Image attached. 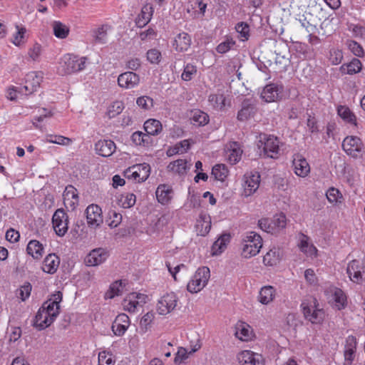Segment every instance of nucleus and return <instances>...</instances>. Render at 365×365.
<instances>
[{
    "label": "nucleus",
    "instance_id": "obj_37",
    "mask_svg": "<svg viewBox=\"0 0 365 365\" xmlns=\"http://www.w3.org/2000/svg\"><path fill=\"white\" fill-rule=\"evenodd\" d=\"M144 129L146 133L152 135H158L162 132L163 125L158 120L148 119L144 123Z\"/></svg>",
    "mask_w": 365,
    "mask_h": 365
},
{
    "label": "nucleus",
    "instance_id": "obj_63",
    "mask_svg": "<svg viewBox=\"0 0 365 365\" xmlns=\"http://www.w3.org/2000/svg\"><path fill=\"white\" fill-rule=\"evenodd\" d=\"M299 23L301 26L305 29L306 31L309 34H314L317 31V28L315 25H313L309 23V21L307 20L305 17L303 19H299Z\"/></svg>",
    "mask_w": 365,
    "mask_h": 365
},
{
    "label": "nucleus",
    "instance_id": "obj_58",
    "mask_svg": "<svg viewBox=\"0 0 365 365\" xmlns=\"http://www.w3.org/2000/svg\"><path fill=\"white\" fill-rule=\"evenodd\" d=\"M123 109V103L120 101H116L111 105L108 110V115L109 118H115L116 115L120 114Z\"/></svg>",
    "mask_w": 365,
    "mask_h": 365
},
{
    "label": "nucleus",
    "instance_id": "obj_12",
    "mask_svg": "<svg viewBox=\"0 0 365 365\" xmlns=\"http://www.w3.org/2000/svg\"><path fill=\"white\" fill-rule=\"evenodd\" d=\"M86 219L88 225L96 228L100 226L103 221L101 208L97 205H91L86 210Z\"/></svg>",
    "mask_w": 365,
    "mask_h": 365
},
{
    "label": "nucleus",
    "instance_id": "obj_25",
    "mask_svg": "<svg viewBox=\"0 0 365 365\" xmlns=\"http://www.w3.org/2000/svg\"><path fill=\"white\" fill-rule=\"evenodd\" d=\"M53 322V320L47 316V313L42 308H40L35 317L34 327L38 330H43L50 326Z\"/></svg>",
    "mask_w": 365,
    "mask_h": 365
},
{
    "label": "nucleus",
    "instance_id": "obj_48",
    "mask_svg": "<svg viewBox=\"0 0 365 365\" xmlns=\"http://www.w3.org/2000/svg\"><path fill=\"white\" fill-rule=\"evenodd\" d=\"M53 29L54 35L58 38H65L68 35V28L59 21L53 22Z\"/></svg>",
    "mask_w": 365,
    "mask_h": 365
},
{
    "label": "nucleus",
    "instance_id": "obj_47",
    "mask_svg": "<svg viewBox=\"0 0 365 365\" xmlns=\"http://www.w3.org/2000/svg\"><path fill=\"white\" fill-rule=\"evenodd\" d=\"M228 170L224 164H217L212 170V175L217 180L223 181L227 177Z\"/></svg>",
    "mask_w": 365,
    "mask_h": 365
},
{
    "label": "nucleus",
    "instance_id": "obj_23",
    "mask_svg": "<svg viewBox=\"0 0 365 365\" xmlns=\"http://www.w3.org/2000/svg\"><path fill=\"white\" fill-rule=\"evenodd\" d=\"M304 317L312 324H320L324 318V312L321 309H316L309 306L303 307Z\"/></svg>",
    "mask_w": 365,
    "mask_h": 365
},
{
    "label": "nucleus",
    "instance_id": "obj_31",
    "mask_svg": "<svg viewBox=\"0 0 365 365\" xmlns=\"http://www.w3.org/2000/svg\"><path fill=\"white\" fill-rule=\"evenodd\" d=\"M242 154V150L239 145L236 142H234L230 144V148L227 149V160L232 165L236 164L240 161Z\"/></svg>",
    "mask_w": 365,
    "mask_h": 365
},
{
    "label": "nucleus",
    "instance_id": "obj_9",
    "mask_svg": "<svg viewBox=\"0 0 365 365\" xmlns=\"http://www.w3.org/2000/svg\"><path fill=\"white\" fill-rule=\"evenodd\" d=\"M283 91L284 87L282 85L269 83L264 87L260 96L265 102H274L282 98Z\"/></svg>",
    "mask_w": 365,
    "mask_h": 365
},
{
    "label": "nucleus",
    "instance_id": "obj_50",
    "mask_svg": "<svg viewBox=\"0 0 365 365\" xmlns=\"http://www.w3.org/2000/svg\"><path fill=\"white\" fill-rule=\"evenodd\" d=\"M235 336L242 341H247L250 337L249 326L246 324H237Z\"/></svg>",
    "mask_w": 365,
    "mask_h": 365
},
{
    "label": "nucleus",
    "instance_id": "obj_5",
    "mask_svg": "<svg viewBox=\"0 0 365 365\" xmlns=\"http://www.w3.org/2000/svg\"><path fill=\"white\" fill-rule=\"evenodd\" d=\"M364 144L361 140L354 135L346 137L342 142V148L344 152L354 158L361 156Z\"/></svg>",
    "mask_w": 365,
    "mask_h": 365
},
{
    "label": "nucleus",
    "instance_id": "obj_33",
    "mask_svg": "<svg viewBox=\"0 0 365 365\" xmlns=\"http://www.w3.org/2000/svg\"><path fill=\"white\" fill-rule=\"evenodd\" d=\"M197 229L200 235L205 236L207 235L211 229L210 217L207 215H200V220L197 221Z\"/></svg>",
    "mask_w": 365,
    "mask_h": 365
},
{
    "label": "nucleus",
    "instance_id": "obj_49",
    "mask_svg": "<svg viewBox=\"0 0 365 365\" xmlns=\"http://www.w3.org/2000/svg\"><path fill=\"white\" fill-rule=\"evenodd\" d=\"M122 221V215L115 210H110L108 212V218L106 222L111 228L116 227Z\"/></svg>",
    "mask_w": 365,
    "mask_h": 365
},
{
    "label": "nucleus",
    "instance_id": "obj_62",
    "mask_svg": "<svg viewBox=\"0 0 365 365\" xmlns=\"http://www.w3.org/2000/svg\"><path fill=\"white\" fill-rule=\"evenodd\" d=\"M334 297L339 309L344 308L346 302V296L344 292L341 289H337L335 291Z\"/></svg>",
    "mask_w": 365,
    "mask_h": 365
},
{
    "label": "nucleus",
    "instance_id": "obj_20",
    "mask_svg": "<svg viewBox=\"0 0 365 365\" xmlns=\"http://www.w3.org/2000/svg\"><path fill=\"white\" fill-rule=\"evenodd\" d=\"M292 164L297 175L304 178L310 172V167L307 160L300 154L293 155Z\"/></svg>",
    "mask_w": 365,
    "mask_h": 365
},
{
    "label": "nucleus",
    "instance_id": "obj_21",
    "mask_svg": "<svg viewBox=\"0 0 365 365\" xmlns=\"http://www.w3.org/2000/svg\"><path fill=\"white\" fill-rule=\"evenodd\" d=\"M130 326V319L127 314H119L112 324V331L115 335L123 336Z\"/></svg>",
    "mask_w": 365,
    "mask_h": 365
},
{
    "label": "nucleus",
    "instance_id": "obj_18",
    "mask_svg": "<svg viewBox=\"0 0 365 365\" xmlns=\"http://www.w3.org/2000/svg\"><path fill=\"white\" fill-rule=\"evenodd\" d=\"M108 257V252L101 247L90 252L85 259L87 266H98L105 262Z\"/></svg>",
    "mask_w": 365,
    "mask_h": 365
},
{
    "label": "nucleus",
    "instance_id": "obj_52",
    "mask_svg": "<svg viewBox=\"0 0 365 365\" xmlns=\"http://www.w3.org/2000/svg\"><path fill=\"white\" fill-rule=\"evenodd\" d=\"M31 285L30 283L26 282L22 285L20 288L16 289V295L20 298L22 301H25L31 294Z\"/></svg>",
    "mask_w": 365,
    "mask_h": 365
},
{
    "label": "nucleus",
    "instance_id": "obj_14",
    "mask_svg": "<svg viewBox=\"0 0 365 365\" xmlns=\"http://www.w3.org/2000/svg\"><path fill=\"white\" fill-rule=\"evenodd\" d=\"M237 360L241 365H264L263 356L250 350L240 352L237 355Z\"/></svg>",
    "mask_w": 365,
    "mask_h": 365
},
{
    "label": "nucleus",
    "instance_id": "obj_16",
    "mask_svg": "<svg viewBox=\"0 0 365 365\" xmlns=\"http://www.w3.org/2000/svg\"><path fill=\"white\" fill-rule=\"evenodd\" d=\"M43 79V73L41 72L31 71L26 75L25 85L23 88L25 90L26 94H31L40 86Z\"/></svg>",
    "mask_w": 365,
    "mask_h": 365
},
{
    "label": "nucleus",
    "instance_id": "obj_30",
    "mask_svg": "<svg viewBox=\"0 0 365 365\" xmlns=\"http://www.w3.org/2000/svg\"><path fill=\"white\" fill-rule=\"evenodd\" d=\"M274 296V288L272 286H265L260 289L258 299L261 304H268L273 301Z\"/></svg>",
    "mask_w": 365,
    "mask_h": 365
},
{
    "label": "nucleus",
    "instance_id": "obj_51",
    "mask_svg": "<svg viewBox=\"0 0 365 365\" xmlns=\"http://www.w3.org/2000/svg\"><path fill=\"white\" fill-rule=\"evenodd\" d=\"M197 73V68L195 66L187 63L184 66L183 72L181 74V78L183 81H190Z\"/></svg>",
    "mask_w": 365,
    "mask_h": 365
},
{
    "label": "nucleus",
    "instance_id": "obj_59",
    "mask_svg": "<svg viewBox=\"0 0 365 365\" xmlns=\"http://www.w3.org/2000/svg\"><path fill=\"white\" fill-rule=\"evenodd\" d=\"M112 354L105 351L98 354V365H114Z\"/></svg>",
    "mask_w": 365,
    "mask_h": 365
},
{
    "label": "nucleus",
    "instance_id": "obj_55",
    "mask_svg": "<svg viewBox=\"0 0 365 365\" xmlns=\"http://www.w3.org/2000/svg\"><path fill=\"white\" fill-rule=\"evenodd\" d=\"M46 141L63 145H69L72 142L71 139L62 135H48L46 137Z\"/></svg>",
    "mask_w": 365,
    "mask_h": 365
},
{
    "label": "nucleus",
    "instance_id": "obj_7",
    "mask_svg": "<svg viewBox=\"0 0 365 365\" xmlns=\"http://www.w3.org/2000/svg\"><path fill=\"white\" fill-rule=\"evenodd\" d=\"M62 293L61 292H56L41 307V308L47 313V316L50 317L53 321L59 314L60 303L62 301Z\"/></svg>",
    "mask_w": 365,
    "mask_h": 365
},
{
    "label": "nucleus",
    "instance_id": "obj_42",
    "mask_svg": "<svg viewBox=\"0 0 365 365\" xmlns=\"http://www.w3.org/2000/svg\"><path fill=\"white\" fill-rule=\"evenodd\" d=\"M338 115L349 123L356 124V118L351 110L345 106H340L337 109Z\"/></svg>",
    "mask_w": 365,
    "mask_h": 365
},
{
    "label": "nucleus",
    "instance_id": "obj_22",
    "mask_svg": "<svg viewBox=\"0 0 365 365\" xmlns=\"http://www.w3.org/2000/svg\"><path fill=\"white\" fill-rule=\"evenodd\" d=\"M115 143L111 140H100L95 144L96 153L103 157L110 156L115 150Z\"/></svg>",
    "mask_w": 365,
    "mask_h": 365
},
{
    "label": "nucleus",
    "instance_id": "obj_15",
    "mask_svg": "<svg viewBox=\"0 0 365 365\" xmlns=\"http://www.w3.org/2000/svg\"><path fill=\"white\" fill-rule=\"evenodd\" d=\"M260 182L259 173H250L244 175V195L246 197L252 195L258 189Z\"/></svg>",
    "mask_w": 365,
    "mask_h": 365
},
{
    "label": "nucleus",
    "instance_id": "obj_44",
    "mask_svg": "<svg viewBox=\"0 0 365 365\" xmlns=\"http://www.w3.org/2000/svg\"><path fill=\"white\" fill-rule=\"evenodd\" d=\"M64 197V203L66 204L68 200L70 199L74 200V201L71 202V207H75V205L78 203V196L77 193V190L72 185H68L63 193Z\"/></svg>",
    "mask_w": 365,
    "mask_h": 365
},
{
    "label": "nucleus",
    "instance_id": "obj_38",
    "mask_svg": "<svg viewBox=\"0 0 365 365\" xmlns=\"http://www.w3.org/2000/svg\"><path fill=\"white\" fill-rule=\"evenodd\" d=\"M187 162L186 160L179 159L170 163L168 168L179 175H184L186 173L187 170L190 169V166H187Z\"/></svg>",
    "mask_w": 365,
    "mask_h": 365
},
{
    "label": "nucleus",
    "instance_id": "obj_19",
    "mask_svg": "<svg viewBox=\"0 0 365 365\" xmlns=\"http://www.w3.org/2000/svg\"><path fill=\"white\" fill-rule=\"evenodd\" d=\"M357 341L355 336L350 335L346 339L344 346V365H351L356 351Z\"/></svg>",
    "mask_w": 365,
    "mask_h": 365
},
{
    "label": "nucleus",
    "instance_id": "obj_57",
    "mask_svg": "<svg viewBox=\"0 0 365 365\" xmlns=\"http://www.w3.org/2000/svg\"><path fill=\"white\" fill-rule=\"evenodd\" d=\"M120 202L123 208H130L135 203V195L133 193H127L121 196Z\"/></svg>",
    "mask_w": 365,
    "mask_h": 365
},
{
    "label": "nucleus",
    "instance_id": "obj_32",
    "mask_svg": "<svg viewBox=\"0 0 365 365\" xmlns=\"http://www.w3.org/2000/svg\"><path fill=\"white\" fill-rule=\"evenodd\" d=\"M361 67V62L358 58H354L350 63L343 64L340 67V71L343 74L353 75L359 73Z\"/></svg>",
    "mask_w": 365,
    "mask_h": 365
},
{
    "label": "nucleus",
    "instance_id": "obj_24",
    "mask_svg": "<svg viewBox=\"0 0 365 365\" xmlns=\"http://www.w3.org/2000/svg\"><path fill=\"white\" fill-rule=\"evenodd\" d=\"M361 270L362 267L360 262L356 259L351 261L346 269L350 279L356 283H360L362 281Z\"/></svg>",
    "mask_w": 365,
    "mask_h": 365
},
{
    "label": "nucleus",
    "instance_id": "obj_39",
    "mask_svg": "<svg viewBox=\"0 0 365 365\" xmlns=\"http://www.w3.org/2000/svg\"><path fill=\"white\" fill-rule=\"evenodd\" d=\"M152 6H145L141 10V14L139 15L136 20V24L138 27H143L145 26L151 19L153 14Z\"/></svg>",
    "mask_w": 365,
    "mask_h": 365
},
{
    "label": "nucleus",
    "instance_id": "obj_11",
    "mask_svg": "<svg viewBox=\"0 0 365 365\" xmlns=\"http://www.w3.org/2000/svg\"><path fill=\"white\" fill-rule=\"evenodd\" d=\"M261 145L263 146L264 155L271 158H277L279 153V141L277 137L269 135L264 138V141L259 140Z\"/></svg>",
    "mask_w": 365,
    "mask_h": 365
},
{
    "label": "nucleus",
    "instance_id": "obj_8",
    "mask_svg": "<svg viewBox=\"0 0 365 365\" xmlns=\"http://www.w3.org/2000/svg\"><path fill=\"white\" fill-rule=\"evenodd\" d=\"M147 297L143 294L130 293L122 302L123 309L130 313H134L136 312L138 307H143L146 303Z\"/></svg>",
    "mask_w": 365,
    "mask_h": 365
},
{
    "label": "nucleus",
    "instance_id": "obj_60",
    "mask_svg": "<svg viewBox=\"0 0 365 365\" xmlns=\"http://www.w3.org/2000/svg\"><path fill=\"white\" fill-rule=\"evenodd\" d=\"M147 59L151 63H159L161 59L160 51L156 48H152L148 50L147 52Z\"/></svg>",
    "mask_w": 365,
    "mask_h": 365
},
{
    "label": "nucleus",
    "instance_id": "obj_35",
    "mask_svg": "<svg viewBox=\"0 0 365 365\" xmlns=\"http://www.w3.org/2000/svg\"><path fill=\"white\" fill-rule=\"evenodd\" d=\"M281 259L279 249L273 247L263 257V262L267 266H274L279 262Z\"/></svg>",
    "mask_w": 365,
    "mask_h": 365
},
{
    "label": "nucleus",
    "instance_id": "obj_6",
    "mask_svg": "<svg viewBox=\"0 0 365 365\" xmlns=\"http://www.w3.org/2000/svg\"><path fill=\"white\" fill-rule=\"evenodd\" d=\"M68 222V217L64 210L62 208L56 210L52 217V225L58 236L63 237L67 232Z\"/></svg>",
    "mask_w": 365,
    "mask_h": 365
},
{
    "label": "nucleus",
    "instance_id": "obj_10",
    "mask_svg": "<svg viewBox=\"0 0 365 365\" xmlns=\"http://www.w3.org/2000/svg\"><path fill=\"white\" fill-rule=\"evenodd\" d=\"M178 297L173 293L163 295L157 304V311L160 314L165 315L171 312L176 307Z\"/></svg>",
    "mask_w": 365,
    "mask_h": 365
},
{
    "label": "nucleus",
    "instance_id": "obj_46",
    "mask_svg": "<svg viewBox=\"0 0 365 365\" xmlns=\"http://www.w3.org/2000/svg\"><path fill=\"white\" fill-rule=\"evenodd\" d=\"M200 345L196 344L195 347L192 349L189 352L186 349L183 347L179 348L174 359L175 363L181 364L184 360L187 359L189 354L195 352L200 349Z\"/></svg>",
    "mask_w": 365,
    "mask_h": 365
},
{
    "label": "nucleus",
    "instance_id": "obj_3",
    "mask_svg": "<svg viewBox=\"0 0 365 365\" xmlns=\"http://www.w3.org/2000/svg\"><path fill=\"white\" fill-rule=\"evenodd\" d=\"M210 277V269L207 267H200L188 282L187 289L191 293H197L207 284Z\"/></svg>",
    "mask_w": 365,
    "mask_h": 365
},
{
    "label": "nucleus",
    "instance_id": "obj_41",
    "mask_svg": "<svg viewBox=\"0 0 365 365\" xmlns=\"http://www.w3.org/2000/svg\"><path fill=\"white\" fill-rule=\"evenodd\" d=\"M190 120L194 125L201 126L208 123L209 116L206 113L200 110H195L192 112Z\"/></svg>",
    "mask_w": 365,
    "mask_h": 365
},
{
    "label": "nucleus",
    "instance_id": "obj_64",
    "mask_svg": "<svg viewBox=\"0 0 365 365\" xmlns=\"http://www.w3.org/2000/svg\"><path fill=\"white\" fill-rule=\"evenodd\" d=\"M258 226L262 230L272 234L273 229H272V222L269 219L263 218L259 220L258 221Z\"/></svg>",
    "mask_w": 365,
    "mask_h": 365
},
{
    "label": "nucleus",
    "instance_id": "obj_34",
    "mask_svg": "<svg viewBox=\"0 0 365 365\" xmlns=\"http://www.w3.org/2000/svg\"><path fill=\"white\" fill-rule=\"evenodd\" d=\"M27 253L34 259H40L43 256V247L37 240H31L26 247Z\"/></svg>",
    "mask_w": 365,
    "mask_h": 365
},
{
    "label": "nucleus",
    "instance_id": "obj_54",
    "mask_svg": "<svg viewBox=\"0 0 365 365\" xmlns=\"http://www.w3.org/2000/svg\"><path fill=\"white\" fill-rule=\"evenodd\" d=\"M235 44V41L230 37H226V39L221 42L216 48V50L220 53H225L231 49Z\"/></svg>",
    "mask_w": 365,
    "mask_h": 365
},
{
    "label": "nucleus",
    "instance_id": "obj_13",
    "mask_svg": "<svg viewBox=\"0 0 365 365\" xmlns=\"http://www.w3.org/2000/svg\"><path fill=\"white\" fill-rule=\"evenodd\" d=\"M257 111L255 101L246 98L241 104V108L237 113V120L240 121H246L250 118L255 116Z\"/></svg>",
    "mask_w": 365,
    "mask_h": 365
},
{
    "label": "nucleus",
    "instance_id": "obj_26",
    "mask_svg": "<svg viewBox=\"0 0 365 365\" xmlns=\"http://www.w3.org/2000/svg\"><path fill=\"white\" fill-rule=\"evenodd\" d=\"M231 236L230 234H222L213 243L211 249L212 255H219L222 253L227 247V244L230 242Z\"/></svg>",
    "mask_w": 365,
    "mask_h": 365
},
{
    "label": "nucleus",
    "instance_id": "obj_61",
    "mask_svg": "<svg viewBox=\"0 0 365 365\" xmlns=\"http://www.w3.org/2000/svg\"><path fill=\"white\" fill-rule=\"evenodd\" d=\"M235 29L237 32L240 34L241 38L245 39H247L249 36L250 28L247 23L243 21L239 22L236 26Z\"/></svg>",
    "mask_w": 365,
    "mask_h": 365
},
{
    "label": "nucleus",
    "instance_id": "obj_43",
    "mask_svg": "<svg viewBox=\"0 0 365 365\" xmlns=\"http://www.w3.org/2000/svg\"><path fill=\"white\" fill-rule=\"evenodd\" d=\"M126 284L125 281L119 280L115 281L110 286V289L106 293V297L112 299L115 296L121 294L123 288Z\"/></svg>",
    "mask_w": 365,
    "mask_h": 365
},
{
    "label": "nucleus",
    "instance_id": "obj_4",
    "mask_svg": "<svg viewBox=\"0 0 365 365\" xmlns=\"http://www.w3.org/2000/svg\"><path fill=\"white\" fill-rule=\"evenodd\" d=\"M150 173V167L147 163L136 164L129 167L124 172V175L128 180L140 182L145 181Z\"/></svg>",
    "mask_w": 365,
    "mask_h": 365
},
{
    "label": "nucleus",
    "instance_id": "obj_29",
    "mask_svg": "<svg viewBox=\"0 0 365 365\" xmlns=\"http://www.w3.org/2000/svg\"><path fill=\"white\" fill-rule=\"evenodd\" d=\"M191 44V38L187 33H180L175 38L173 46L178 51H187Z\"/></svg>",
    "mask_w": 365,
    "mask_h": 365
},
{
    "label": "nucleus",
    "instance_id": "obj_2",
    "mask_svg": "<svg viewBox=\"0 0 365 365\" xmlns=\"http://www.w3.org/2000/svg\"><path fill=\"white\" fill-rule=\"evenodd\" d=\"M86 57H78L71 54H66L61 60L62 73L63 74H71L78 72L86 68Z\"/></svg>",
    "mask_w": 365,
    "mask_h": 365
},
{
    "label": "nucleus",
    "instance_id": "obj_17",
    "mask_svg": "<svg viewBox=\"0 0 365 365\" xmlns=\"http://www.w3.org/2000/svg\"><path fill=\"white\" fill-rule=\"evenodd\" d=\"M139 83L140 76L133 71H126L120 74L118 77V86L125 89L134 88Z\"/></svg>",
    "mask_w": 365,
    "mask_h": 365
},
{
    "label": "nucleus",
    "instance_id": "obj_28",
    "mask_svg": "<svg viewBox=\"0 0 365 365\" xmlns=\"http://www.w3.org/2000/svg\"><path fill=\"white\" fill-rule=\"evenodd\" d=\"M172 194L173 189L165 184L158 185L155 192L158 201L163 205L168 203L172 198Z\"/></svg>",
    "mask_w": 365,
    "mask_h": 365
},
{
    "label": "nucleus",
    "instance_id": "obj_45",
    "mask_svg": "<svg viewBox=\"0 0 365 365\" xmlns=\"http://www.w3.org/2000/svg\"><path fill=\"white\" fill-rule=\"evenodd\" d=\"M208 101L215 108L219 110H222L225 106V97L222 93L210 94Z\"/></svg>",
    "mask_w": 365,
    "mask_h": 365
},
{
    "label": "nucleus",
    "instance_id": "obj_40",
    "mask_svg": "<svg viewBox=\"0 0 365 365\" xmlns=\"http://www.w3.org/2000/svg\"><path fill=\"white\" fill-rule=\"evenodd\" d=\"M270 221L272 222V229H273L272 234L278 233L283 230L287 225L286 217L282 213L275 215Z\"/></svg>",
    "mask_w": 365,
    "mask_h": 365
},
{
    "label": "nucleus",
    "instance_id": "obj_56",
    "mask_svg": "<svg viewBox=\"0 0 365 365\" xmlns=\"http://www.w3.org/2000/svg\"><path fill=\"white\" fill-rule=\"evenodd\" d=\"M136 103L140 108L147 110L153 106V100L149 96H143L137 98Z\"/></svg>",
    "mask_w": 365,
    "mask_h": 365
},
{
    "label": "nucleus",
    "instance_id": "obj_1",
    "mask_svg": "<svg viewBox=\"0 0 365 365\" xmlns=\"http://www.w3.org/2000/svg\"><path fill=\"white\" fill-rule=\"evenodd\" d=\"M262 247L261 236L255 232L247 233L242 239V255L245 258L257 255Z\"/></svg>",
    "mask_w": 365,
    "mask_h": 365
},
{
    "label": "nucleus",
    "instance_id": "obj_36",
    "mask_svg": "<svg viewBox=\"0 0 365 365\" xmlns=\"http://www.w3.org/2000/svg\"><path fill=\"white\" fill-rule=\"evenodd\" d=\"M109 29L108 25H102L91 31L92 37L96 43H106L107 42V32Z\"/></svg>",
    "mask_w": 365,
    "mask_h": 365
},
{
    "label": "nucleus",
    "instance_id": "obj_27",
    "mask_svg": "<svg viewBox=\"0 0 365 365\" xmlns=\"http://www.w3.org/2000/svg\"><path fill=\"white\" fill-rule=\"evenodd\" d=\"M60 260L55 254H49L44 259L42 269L44 272L53 274L56 272L59 266Z\"/></svg>",
    "mask_w": 365,
    "mask_h": 365
},
{
    "label": "nucleus",
    "instance_id": "obj_53",
    "mask_svg": "<svg viewBox=\"0 0 365 365\" xmlns=\"http://www.w3.org/2000/svg\"><path fill=\"white\" fill-rule=\"evenodd\" d=\"M154 318L153 313H146L140 319V329L143 333H145L150 327V324Z\"/></svg>",
    "mask_w": 365,
    "mask_h": 365
}]
</instances>
